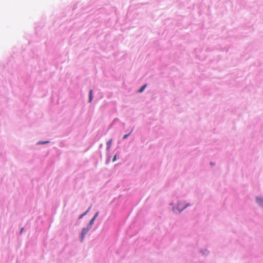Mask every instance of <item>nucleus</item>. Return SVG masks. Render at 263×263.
I'll list each match as a JSON object with an SVG mask.
<instances>
[{
	"label": "nucleus",
	"mask_w": 263,
	"mask_h": 263,
	"mask_svg": "<svg viewBox=\"0 0 263 263\" xmlns=\"http://www.w3.org/2000/svg\"><path fill=\"white\" fill-rule=\"evenodd\" d=\"M177 205H178L177 209H178V210L179 212H181L186 207L184 205L182 206L181 205H184V204H183L182 203H178Z\"/></svg>",
	"instance_id": "1"
},
{
	"label": "nucleus",
	"mask_w": 263,
	"mask_h": 263,
	"mask_svg": "<svg viewBox=\"0 0 263 263\" xmlns=\"http://www.w3.org/2000/svg\"><path fill=\"white\" fill-rule=\"evenodd\" d=\"M256 202L261 206H263V198L256 197Z\"/></svg>",
	"instance_id": "2"
},
{
	"label": "nucleus",
	"mask_w": 263,
	"mask_h": 263,
	"mask_svg": "<svg viewBox=\"0 0 263 263\" xmlns=\"http://www.w3.org/2000/svg\"><path fill=\"white\" fill-rule=\"evenodd\" d=\"M88 230V229H86V228H84L82 230V233H81V240L82 241L83 240L84 237L85 236V235L87 232Z\"/></svg>",
	"instance_id": "3"
},
{
	"label": "nucleus",
	"mask_w": 263,
	"mask_h": 263,
	"mask_svg": "<svg viewBox=\"0 0 263 263\" xmlns=\"http://www.w3.org/2000/svg\"><path fill=\"white\" fill-rule=\"evenodd\" d=\"M111 143H112V140L111 139H110L108 141V142H107V148H109L111 145Z\"/></svg>",
	"instance_id": "4"
},
{
	"label": "nucleus",
	"mask_w": 263,
	"mask_h": 263,
	"mask_svg": "<svg viewBox=\"0 0 263 263\" xmlns=\"http://www.w3.org/2000/svg\"><path fill=\"white\" fill-rule=\"evenodd\" d=\"M92 99V90L89 91V102H91Z\"/></svg>",
	"instance_id": "5"
},
{
	"label": "nucleus",
	"mask_w": 263,
	"mask_h": 263,
	"mask_svg": "<svg viewBox=\"0 0 263 263\" xmlns=\"http://www.w3.org/2000/svg\"><path fill=\"white\" fill-rule=\"evenodd\" d=\"M146 86V84L142 86V87L139 90V92H142L144 90V89L145 88Z\"/></svg>",
	"instance_id": "6"
},
{
	"label": "nucleus",
	"mask_w": 263,
	"mask_h": 263,
	"mask_svg": "<svg viewBox=\"0 0 263 263\" xmlns=\"http://www.w3.org/2000/svg\"><path fill=\"white\" fill-rule=\"evenodd\" d=\"M94 220H95V219H94L93 218H92L91 219V220L90 221V222H89V224H90V226H91L92 224H93Z\"/></svg>",
	"instance_id": "7"
},
{
	"label": "nucleus",
	"mask_w": 263,
	"mask_h": 263,
	"mask_svg": "<svg viewBox=\"0 0 263 263\" xmlns=\"http://www.w3.org/2000/svg\"><path fill=\"white\" fill-rule=\"evenodd\" d=\"M87 211L85 212V213H84L83 214L81 215L79 217V219H81L82 218L84 215H85L87 213Z\"/></svg>",
	"instance_id": "8"
},
{
	"label": "nucleus",
	"mask_w": 263,
	"mask_h": 263,
	"mask_svg": "<svg viewBox=\"0 0 263 263\" xmlns=\"http://www.w3.org/2000/svg\"><path fill=\"white\" fill-rule=\"evenodd\" d=\"M130 134H126V135H125L123 137V139H125L126 138H127V137L129 136Z\"/></svg>",
	"instance_id": "9"
},
{
	"label": "nucleus",
	"mask_w": 263,
	"mask_h": 263,
	"mask_svg": "<svg viewBox=\"0 0 263 263\" xmlns=\"http://www.w3.org/2000/svg\"><path fill=\"white\" fill-rule=\"evenodd\" d=\"M98 214H99V213H98V212H97V213L95 214V216H94V217H93V218L95 219L96 218V217L98 216Z\"/></svg>",
	"instance_id": "10"
},
{
	"label": "nucleus",
	"mask_w": 263,
	"mask_h": 263,
	"mask_svg": "<svg viewBox=\"0 0 263 263\" xmlns=\"http://www.w3.org/2000/svg\"><path fill=\"white\" fill-rule=\"evenodd\" d=\"M116 160V155H115L113 158V161H115Z\"/></svg>",
	"instance_id": "11"
},
{
	"label": "nucleus",
	"mask_w": 263,
	"mask_h": 263,
	"mask_svg": "<svg viewBox=\"0 0 263 263\" xmlns=\"http://www.w3.org/2000/svg\"><path fill=\"white\" fill-rule=\"evenodd\" d=\"M23 228H22L21 230V233L23 232Z\"/></svg>",
	"instance_id": "12"
},
{
	"label": "nucleus",
	"mask_w": 263,
	"mask_h": 263,
	"mask_svg": "<svg viewBox=\"0 0 263 263\" xmlns=\"http://www.w3.org/2000/svg\"><path fill=\"white\" fill-rule=\"evenodd\" d=\"M47 142H43V143H47Z\"/></svg>",
	"instance_id": "13"
}]
</instances>
